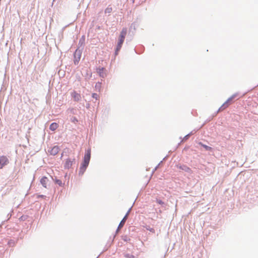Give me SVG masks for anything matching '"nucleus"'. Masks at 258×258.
Listing matches in <instances>:
<instances>
[{
	"mask_svg": "<svg viewBox=\"0 0 258 258\" xmlns=\"http://www.w3.org/2000/svg\"><path fill=\"white\" fill-rule=\"evenodd\" d=\"M156 202L160 205H163L164 204V203L161 200L157 199Z\"/></svg>",
	"mask_w": 258,
	"mask_h": 258,
	"instance_id": "18",
	"label": "nucleus"
},
{
	"mask_svg": "<svg viewBox=\"0 0 258 258\" xmlns=\"http://www.w3.org/2000/svg\"><path fill=\"white\" fill-rule=\"evenodd\" d=\"M72 96L74 100L76 101H79L81 98V95L77 93L76 91H74L72 93Z\"/></svg>",
	"mask_w": 258,
	"mask_h": 258,
	"instance_id": "6",
	"label": "nucleus"
},
{
	"mask_svg": "<svg viewBox=\"0 0 258 258\" xmlns=\"http://www.w3.org/2000/svg\"><path fill=\"white\" fill-rule=\"evenodd\" d=\"M92 97L96 99H98V95L96 93H93L92 94Z\"/></svg>",
	"mask_w": 258,
	"mask_h": 258,
	"instance_id": "17",
	"label": "nucleus"
},
{
	"mask_svg": "<svg viewBox=\"0 0 258 258\" xmlns=\"http://www.w3.org/2000/svg\"><path fill=\"white\" fill-rule=\"evenodd\" d=\"M74 161V159L72 160L70 159H68L66 161L65 164H64V168H70L72 165H73V163Z\"/></svg>",
	"mask_w": 258,
	"mask_h": 258,
	"instance_id": "7",
	"label": "nucleus"
},
{
	"mask_svg": "<svg viewBox=\"0 0 258 258\" xmlns=\"http://www.w3.org/2000/svg\"><path fill=\"white\" fill-rule=\"evenodd\" d=\"M91 153L90 151H88L87 153L85 155L84 157V161L89 163L90 159Z\"/></svg>",
	"mask_w": 258,
	"mask_h": 258,
	"instance_id": "8",
	"label": "nucleus"
},
{
	"mask_svg": "<svg viewBox=\"0 0 258 258\" xmlns=\"http://www.w3.org/2000/svg\"><path fill=\"white\" fill-rule=\"evenodd\" d=\"M9 163V159L5 156L0 157V169H2Z\"/></svg>",
	"mask_w": 258,
	"mask_h": 258,
	"instance_id": "3",
	"label": "nucleus"
},
{
	"mask_svg": "<svg viewBox=\"0 0 258 258\" xmlns=\"http://www.w3.org/2000/svg\"><path fill=\"white\" fill-rule=\"evenodd\" d=\"M236 94H234L229 97L220 107L219 111H223L227 108L231 104L233 99L236 97Z\"/></svg>",
	"mask_w": 258,
	"mask_h": 258,
	"instance_id": "2",
	"label": "nucleus"
},
{
	"mask_svg": "<svg viewBox=\"0 0 258 258\" xmlns=\"http://www.w3.org/2000/svg\"><path fill=\"white\" fill-rule=\"evenodd\" d=\"M199 144L203 147L207 151H212V148L211 147L208 146L206 145L202 144V143H199Z\"/></svg>",
	"mask_w": 258,
	"mask_h": 258,
	"instance_id": "13",
	"label": "nucleus"
},
{
	"mask_svg": "<svg viewBox=\"0 0 258 258\" xmlns=\"http://www.w3.org/2000/svg\"><path fill=\"white\" fill-rule=\"evenodd\" d=\"M97 73L102 77H104L105 76L104 69L103 68H98L97 69Z\"/></svg>",
	"mask_w": 258,
	"mask_h": 258,
	"instance_id": "11",
	"label": "nucleus"
},
{
	"mask_svg": "<svg viewBox=\"0 0 258 258\" xmlns=\"http://www.w3.org/2000/svg\"><path fill=\"white\" fill-rule=\"evenodd\" d=\"M112 11V8L110 7L107 8L105 10V13H110Z\"/></svg>",
	"mask_w": 258,
	"mask_h": 258,
	"instance_id": "15",
	"label": "nucleus"
},
{
	"mask_svg": "<svg viewBox=\"0 0 258 258\" xmlns=\"http://www.w3.org/2000/svg\"><path fill=\"white\" fill-rule=\"evenodd\" d=\"M74 63H75V64H77L78 63V61L76 60H75Z\"/></svg>",
	"mask_w": 258,
	"mask_h": 258,
	"instance_id": "20",
	"label": "nucleus"
},
{
	"mask_svg": "<svg viewBox=\"0 0 258 258\" xmlns=\"http://www.w3.org/2000/svg\"><path fill=\"white\" fill-rule=\"evenodd\" d=\"M178 167L179 169H181L184 170L185 171H186V172H189L191 170L190 169L189 167H188L187 166H186V165L180 166H178Z\"/></svg>",
	"mask_w": 258,
	"mask_h": 258,
	"instance_id": "12",
	"label": "nucleus"
},
{
	"mask_svg": "<svg viewBox=\"0 0 258 258\" xmlns=\"http://www.w3.org/2000/svg\"><path fill=\"white\" fill-rule=\"evenodd\" d=\"M89 163L88 162H86L85 161H83L82 166L83 167L86 168L87 166L88 165Z\"/></svg>",
	"mask_w": 258,
	"mask_h": 258,
	"instance_id": "16",
	"label": "nucleus"
},
{
	"mask_svg": "<svg viewBox=\"0 0 258 258\" xmlns=\"http://www.w3.org/2000/svg\"><path fill=\"white\" fill-rule=\"evenodd\" d=\"M41 183L44 187H46L48 182V179L46 177H43L40 180Z\"/></svg>",
	"mask_w": 258,
	"mask_h": 258,
	"instance_id": "10",
	"label": "nucleus"
},
{
	"mask_svg": "<svg viewBox=\"0 0 258 258\" xmlns=\"http://www.w3.org/2000/svg\"><path fill=\"white\" fill-rule=\"evenodd\" d=\"M101 86V84L99 83H98L96 84V87H100Z\"/></svg>",
	"mask_w": 258,
	"mask_h": 258,
	"instance_id": "19",
	"label": "nucleus"
},
{
	"mask_svg": "<svg viewBox=\"0 0 258 258\" xmlns=\"http://www.w3.org/2000/svg\"><path fill=\"white\" fill-rule=\"evenodd\" d=\"M127 34V28H123L119 36L118 37V41L117 42V44L116 46L115 53L117 54V52L121 49L122 45L124 42L125 37Z\"/></svg>",
	"mask_w": 258,
	"mask_h": 258,
	"instance_id": "1",
	"label": "nucleus"
},
{
	"mask_svg": "<svg viewBox=\"0 0 258 258\" xmlns=\"http://www.w3.org/2000/svg\"><path fill=\"white\" fill-rule=\"evenodd\" d=\"M59 151V147L58 146H54L50 150L48 151V152L50 153V154L54 156L58 153Z\"/></svg>",
	"mask_w": 258,
	"mask_h": 258,
	"instance_id": "4",
	"label": "nucleus"
},
{
	"mask_svg": "<svg viewBox=\"0 0 258 258\" xmlns=\"http://www.w3.org/2000/svg\"><path fill=\"white\" fill-rule=\"evenodd\" d=\"M58 127V124L56 122L52 123L49 126V129L52 131H55Z\"/></svg>",
	"mask_w": 258,
	"mask_h": 258,
	"instance_id": "9",
	"label": "nucleus"
},
{
	"mask_svg": "<svg viewBox=\"0 0 258 258\" xmlns=\"http://www.w3.org/2000/svg\"><path fill=\"white\" fill-rule=\"evenodd\" d=\"M130 212V210L128 211V212H127V213L126 214L125 216L123 217L122 220L120 222V223L118 225V229L121 228L123 227V226L124 225V224L127 218V217H128V215Z\"/></svg>",
	"mask_w": 258,
	"mask_h": 258,
	"instance_id": "5",
	"label": "nucleus"
},
{
	"mask_svg": "<svg viewBox=\"0 0 258 258\" xmlns=\"http://www.w3.org/2000/svg\"><path fill=\"white\" fill-rule=\"evenodd\" d=\"M54 180L55 183L58 184L59 186H62L63 185V183L60 180L55 178Z\"/></svg>",
	"mask_w": 258,
	"mask_h": 258,
	"instance_id": "14",
	"label": "nucleus"
}]
</instances>
